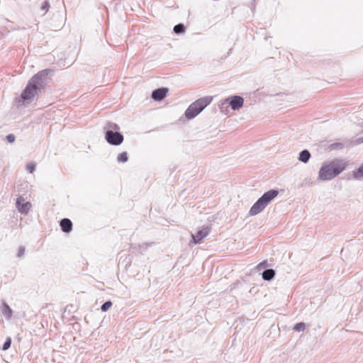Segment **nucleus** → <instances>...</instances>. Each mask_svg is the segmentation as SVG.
Wrapping results in <instances>:
<instances>
[{
  "label": "nucleus",
  "mask_w": 363,
  "mask_h": 363,
  "mask_svg": "<svg viewBox=\"0 0 363 363\" xmlns=\"http://www.w3.org/2000/svg\"><path fill=\"white\" fill-rule=\"evenodd\" d=\"M279 194V191L275 189L269 190L265 192L251 207L249 214L251 216H256L261 213Z\"/></svg>",
  "instance_id": "obj_3"
},
{
  "label": "nucleus",
  "mask_w": 363,
  "mask_h": 363,
  "mask_svg": "<svg viewBox=\"0 0 363 363\" xmlns=\"http://www.w3.org/2000/svg\"><path fill=\"white\" fill-rule=\"evenodd\" d=\"M184 30V26L183 24H177L174 27V31L177 34H179Z\"/></svg>",
  "instance_id": "obj_18"
},
{
  "label": "nucleus",
  "mask_w": 363,
  "mask_h": 363,
  "mask_svg": "<svg viewBox=\"0 0 363 363\" xmlns=\"http://www.w3.org/2000/svg\"><path fill=\"white\" fill-rule=\"evenodd\" d=\"M106 141L113 145H119L123 141V136L118 132H113L112 130H107L105 135Z\"/></svg>",
  "instance_id": "obj_5"
},
{
  "label": "nucleus",
  "mask_w": 363,
  "mask_h": 363,
  "mask_svg": "<svg viewBox=\"0 0 363 363\" xmlns=\"http://www.w3.org/2000/svg\"><path fill=\"white\" fill-rule=\"evenodd\" d=\"M11 339H8L4 344L3 345V350H7L10 347H11Z\"/></svg>",
  "instance_id": "obj_20"
},
{
  "label": "nucleus",
  "mask_w": 363,
  "mask_h": 363,
  "mask_svg": "<svg viewBox=\"0 0 363 363\" xmlns=\"http://www.w3.org/2000/svg\"><path fill=\"white\" fill-rule=\"evenodd\" d=\"M8 142L13 143L15 140V136L13 134H9L6 136Z\"/></svg>",
  "instance_id": "obj_22"
},
{
  "label": "nucleus",
  "mask_w": 363,
  "mask_h": 363,
  "mask_svg": "<svg viewBox=\"0 0 363 363\" xmlns=\"http://www.w3.org/2000/svg\"><path fill=\"white\" fill-rule=\"evenodd\" d=\"M212 101V98L206 96L201 98L191 104L185 112L188 119H191L201 113Z\"/></svg>",
  "instance_id": "obj_4"
},
{
  "label": "nucleus",
  "mask_w": 363,
  "mask_h": 363,
  "mask_svg": "<svg viewBox=\"0 0 363 363\" xmlns=\"http://www.w3.org/2000/svg\"><path fill=\"white\" fill-rule=\"evenodd\" d=\"M112 306L111 301H106L101 306V311L104 312L107 311Z\"/></svg>",
  "instance_id": "obj_19"
},
{
  "label": "nucleus",
  "mask_w": 363,
  "mask_h": 363,
  "mask_svg": "<svg viewBox=\"0 0 363 363\" xmlns=\"http://www.w3.org/2000/svg\"><path fill=\"white\" fill-rule=\"evenodd\" d=\"M306 328V325L304 323H298L296 324L294 327V330L298 332L303 331Z\"/></svg>",
  "instance_id": "obj_17"
},
{
  "label": "nucleus",
  "mask_w": 363,
  "mask_h": 363,
  "mask_svg": "<svg viewBox=\"0 0 363 363\" xmlns=\"http://www.w3.org/2000/svg\"><path fill=\"white\" fill-rule=\"evenodd\" d=\"M210 232L208 228H203L199 230L196 235H192V240L195 244L200 242L204 238H206Z\"/></svg>",
  "instance_id": "obj_8"
},
{
  "label": "nucleus",
  "mask_w": 363,
  "mask_h": 363,
  "mask_svg": "<svg viewBox=\"0 0 363 363\" xmlns=\"http://www.w3.org/2000/svg\"><path fill=\"white\" fill-rule=\"evenodd\" d=\"M353 177L356 179L363 178V164L355 171L353 172Z\"/></svg>",
  "instance_id": "obj_14"
},
{
  "label": "nucleus",
  "mask_w": 363,
  "mask_h": 363,
  "mask_svg": "<svg viewBox=\"0 0 363 363\" xmlns=\"http://www.w3.org/2000/svg\"><path fill=\"white\" fill-rule=\"evenodd\" d=\"M49 72V69L42 70L31 78L21 94L24 101H31L35 97L38 91L43 86L44 82L42 77L46 76Z\"/></svg>",
  "instance_id": "obj_2"
},
{
  "label": "nucleus",
  "mask_w": 363,
  "mask_h": 363,
  "mask_svg": "<svg viewBox=\"0 0 363 363\" xmlns=\"http://www.w3.org/2000/svg\"><path fill=\"white\" fill-rule=\"evenodd\" d=\"M362 142H363V139H358V140H357V143H362Z\"/></svg>",
  "instance_id": "obj_25"
},
{
  "label": "nucleus",
  "mask_w": 363,
  "mask_h": 363,
  "mask_svg": "<svg viewBox=\"0 0 363 363\" xmlns=\"http://www.w3.org/2000/svg\"><path fill=\"white\" fill-rule=\"evenodd\" d=\"M60 226L65 233H69L72 230V223L68 218H63L60 221Z\"/></svg>",
  "instance_id": "obj_10"
},
{
  "label": "nucleus",
  "mask_w": 363,
  "mask_h": 363,
  "mask_svg": "<svg viewBox=\"0 0 363 363\" xmlns=\"http://www.w3.org/2000/svg\"><path fill=\"white\" fill-rule=\"evenodd\" d=\"M167 92L166 89H157L152 92V97L155 101H160L166 96Z\"/></svg>",
  "instance_id": "obj_9"
},
{
  "label": "nucleus",
  "mask_w": 363,
  "mask_h": 363,
  "mask_svg": "<svg viewBox=\"0 0 363 363\" xmlns=\"http://www.w3.org/2000/svg\"><path fill=\"white\" fill-rule=\"evenodd\" d=\"M25 252V248L23 247H21L18 252V256L21 257L24 255Z\"/></svg>",
  "instance_id": "obj_23"
},
{
  "label": "nucleus",
  "mask_w": 363,
  "mask_h": 363,
  "mask_svg": "<svg viewBox=\"0 0 363 363\" xmlns=\"http://www.w3.org/2000/svg\"><path fill=\"white\" fill-rule=\"evenodd\" d=\"M346 167L347 162L343 159H335L325 162L318 172V179L322 181L331 180L342 172Z\"/></svg>",
  "instance_id": "obj_1"
},
{
  "label": "nucleus",
  "mask_w": 363,
  "mask_h": 363,
  "mask_svg": "<svg viewBox=\"0 0 363 363\" xmlns=\"http://www.w3.org/2000/svg\"><path fill=\"white\" fill-rule=\"evenodd\" d=\"M225 102L230 104L233 110L237 111L242 107L244 100L241 96H234L226 99Z\"/></svg>",
  "instance_id": "obj_6"
},
{
  "label": "nucleus",
  "mask_w": 363,
  "mask_h": 363,
  "mask_svg": "<svg viewBox=\"0 0 363 363\" xmlns=\"http://www.w3.org/2000/svg\"><path fill=\"white\" fill-rule=\"evenodd\" d=\"M110 127L113 129H116V130L118 129V126L116 124H113V125H111Z\"/></svg>",
  "instance_id": "obj_24"
},
{
  "label": "nucleus",
  "mask_w": 363,
  "mask_h": 363,
  "mask_svg": "<svg viewBox=\"0 0 363 363\" xmlns=\"http://www.w3.org/2000/svg\"><path fill=\"white\" fill-rule=\"evenodd\" d=\"M1 311L5 317H6L7 318H11L12 315V310L6 303H4L2 305Z\"/></svg>",
  "instance_id": "obj_13"
},
{
  "label": "nucleus",
  "mask_w": 363,
  "mask_h": 363,
  "mask_svg": "<svg viewBox=\"0 0 363 363\" xmlns=\"http://www.w3.org/2000/svg\"><path fill=\"white\" fill-rule=\"evenodd\" d=\"M275 276V272L274 269H268L263 272L262 278L266 281H270Z\"/></svg>",
  "instance_id": "obj_11"
},
{
  "label": "nucleus",
  "mask_w": 363,
  "mask_h": 363,
  "mask_svg": "<svg viewBox=\"0 0 363 363\" xmlns=\"http://www.w3.org/2000/svg\"><path fill=\"white\" fill-rule=\"evenodd\" d=\"M47 3H45V6H43V9H44L46 6Z\"/></svg>",
  "instance_id": "obj_26"
},
{
  "label": "nucleus",
  "mask_w": 363,
  "mask_h": 363,
  "mask_svg": "<svg viewBox=\"0 0 363 363\" xmlns=\"http://www.w3.org/2000/svg\"><path fill=\"white\" fill-rule=\"evenodd\" d=\"M27 169L32 173L35 169V165L33 162H30L27 164Z\"/></svg>",
  "instance_id": "obj_21"
},
{
  "label": "nucleus",
  "mask_w": 363,
  "mask_h": 363,
  "mask_svg": "<svg viewBox=\"0 0 363 363\" xmlns=\"http://www.w3.org/2000/svg\"><path fill=\"white\" fill-rule=\"evenodd\" d=\"M311 157V154L307 150L301 151L299 154L298 160L304 163H306Z\"/></svg>",
  "instance_id": "obj_12"
},
{
  "label": "nucleus",
  "mask_w": 363,
  "mask_h": 363,
  "mask_svg": "<svg viewBox=\"0 0 363 363\" xmlns=\"http://www.w3.org/2000/svg\"><path fill=\"white\" fill-rule=\"evenodd\" d=\"M117 160L119 162H125L128 161V155L123 152L118 155Z\"/></svg>",
  "instance_id": "obj_16"
},
{
  "label": "nucleus",
  "mask_w": 363,
  "mask_h": 363,
  "mask_svg": "<svg viewBox=\"0 0 363 363\" xmlns=\"http://www.w3.org/2000/svg\"><path fill=\"white\" fill-rule=\"evenodd\" d=\"M25 199L23 196H19L16 199V207L18 211L21 213H28L31 204L30 202H24Z\"/></svg>",
  "instance_id": "obj_7"
},
{
  "label": "nucleus",
  "mask_w": 363,
  "mask_h": 363,
  "mask_svg": "<svg viewBox=\"0 0 363 363\" xmlns=\"http://www.w3.org/2000/svg\"><path fill=\"white\" fill-rule=\"evenodd\" d=\"M344 143H334L329 145L328 148L331 150H342L345 147Z\"/></svg>",
  "instance_id": "obj_15"
}]
</instances>
